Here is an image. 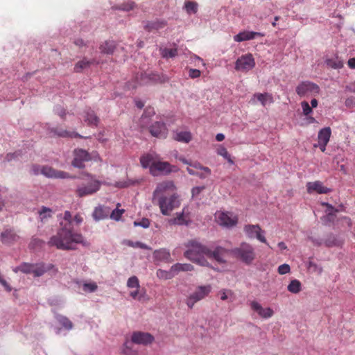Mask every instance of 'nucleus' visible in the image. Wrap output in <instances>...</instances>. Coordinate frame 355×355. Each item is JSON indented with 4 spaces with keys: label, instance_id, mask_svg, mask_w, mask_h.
Here are the masks:
<instances>
[{
    "label": "nucleus",
    "instance_id": "obj_1",
    "mask_svg": "<svg viewBox=\"0 0 355 355\" xmlns=\"http://www.w3.org/2000/svg\"><path fill=\"white\" fill-rule=\"evenodd\" d=\"M72 223L71 212L65 211L63 221L60 223V228L56 235L51 237L48 244L60 250H73L76 244L83 243L84 239L82 234L73 232Z\"/></svg>",
    "mask_w": 355,
    "mask_h": 355
},
{
    "label": "nucleus",
    "instance_id": "obj_2",
    "mask_svg": "<svg viewBox=\"0 0 355 355\" xmlns=\"http://www.w3.org/2000/svg\"><path fill=\"white\" fill-rule=\"evenodd\" d=\"M187 250L184 252V256L187 259L202 266H209V264L205 257H207L209 253V248L197 241L190 240L185 244Z\"/></svg>",
    "mask_w": 355,
    "mask_h": 355
},
{
    "label": "nucleus",
    "instance_id": "obj_3",
    "mask_svg": "<svg viewBox=\"0 0 355 355\" xmlns=\"http://www.w3.org/2000/svg\"><path fill=\"white\" fill-rule=\"evenodd\" d=\"M232 254L247 265L251 264L256 258L254 248L248 243L243 242L239 247L231 250Z\"/></svg>",
    "mask_w": 355,
    "mask_h": 355
},
{
    "label": "nucleus",
    "instance_id": "obj_4",
    "mask_svg": "<svg viewBox=\"0 0 355 355\" xmlns=\"http://www.w3.org/2000/svg\"><path fill=\"white\" fill-rule=\"evenodd\" d=\"M155 204L159 206L160 212L164 216H169L173 209L180 206L181 202L177 193H171L168 196L161 197Z\"/></svg>",
    "mask_w": 355,
    "mask_h": 355
},
{
    "label": "nucleus",
    "instance_id": "obj_5",
    "mask_svg": "<svg viewBox=\"0 0 355 355\" xmlns=\"http://www.w3.org/2000/svg\"><path fill=\"white\" fill-rule=\"evenodd\" d=\"M86 175L89 178V182L87 184L78 186L76 190V196L80 198L90 196L96 193L100 189L101 186L103 184L99 180L95 179L93 175L88 173Z\"/></svg>",
    "mask_w": 355,
    "mask_h": 355
},
{
    "label": "nucleus",
    "instance_id": "obj_6",
    "mask_svg": "<svg viewBox=\"0 0 355 355\" xmlns=\"http://www.w3.org/2000/svg\"><path fill=\"white\" fill-rule=\"evenodd\" d=\"M175 186L173 181L166 180L157 184L156 189L153 193V202L155 204L156 200L161 197L168 196L171 193H176Z\"/></svg>",
    "mask_w": 355,
    "mask_h": 355
},
{
    "label": "nucleus",
    "instance_id": "obj_7",
    "mask_svg": "<svg viewBox=\"0 0 355 355\" xmlns=\"http://www.w3.org/2000/svg\"><path fill=\"white\" fill-rule=\"evenodd\" d=\"M211 291L210 285L198 286L196 291L186 299V304L189 308L192 309L198 301L205 299Z\"/></svg>",
    "mask_w": 355,
    "mask_h": 355
},
{
    "label": "nucleus",
    "instance_id": "obj_8",
    "mask_svg": "<svg viewBox=\"0 0 355 355\" xmlns=\"http://www.w3.org/2000/svg\"><path fill=\"white\" fill-rule=\"evenodd\" d=\"M173 171H176L175 166H172L167 162H161L157 159L150 167V173L153 176L168 175Z\"/></svg>",
    "mask_w": 355,
    "mask_h": 355
},
{
    "label": "nucleus",
    "instance_id": "obj_9",
    "mask_svg": "<svg viewBox=\"0 0 355 355\" xmlns=\"http://www.w3.org/2000/svg\"><path fill=\"white\" fill-rule=\"evenodd\" d=\"M255 66L254 59L251 53L241 55L235 63L236 71H248Z\"/></svg>",
    "mask_w": 355,
    "mask_h": 355
},
{
    "label": "nucleus",
    "instance_id": "obj_10",
    "mask_svg": "<svg viewBox=\"0 0 355 355\" xmlns=\"http://www.w3.org/2000/svg\"><path fill=\"white\" fill-rule=\"evenodd\" d=\"M92 159L91 155L85 150L77 148L73 150V159L71 164L78 168L85 167V162Z\"/></svg>",
    "mask_w": 355,
    "mask_h": 355
},
{
    "label": "nucleus",
    "instance_id": "obj_11",
    "mask_svg": "<svg viewBox=\"0 0 355 355\" xmlns=\"http://www.w3.org/2000/svg\"><path fill=\"white\" fill-rule=\"evenodd\" d=\"M319 87L311 82L304 81L296 87V93L300 96H313L319 93Z\"/></svg>",
    "mask_w": 355,
    "mask_h": 355
},
{
    "label": "nucleus",
    "instance_id": "obj_12",
    "mask_svg": "<svg viewBox=\"0 0 355 355\" xmlns=\"http://www.w3.org/2000/svg\"><path fill=\"white\" fill-rule=\"evenodd\" d=\"M243 230L248 238H256L259 241L268 245L265 236L263 235L264 231L261 230L259 225H246L244 226Z\"/></svg>",
    "mask_w": 355,
    "mask_h": 355
},
{
    "label": "nucleus",
    "instance_id": "obj_13",
    "mask_svg": "<svg viewBox=\"0 0 355 355\" xmlns=\"http://www.w3.org/2000/svg\"><path fill=\"white\" fill-rule=\"evenodd\" d=\"M168 81V78L164 74H158L155 73H141L140 75L139 84L148 83H164Z\"/></svg>",
    "mask_w": 355,
    "mask_h": 355
},
{
    "label": "nucleus",
    "instance_id": "obj_14",
    "mask_svg": "<svg viewBox=\"0 0 355 355\" xmlns=\"http://www.w3.org/2000/svg\"><path fill=\"white\" fill-rule=\"evenodd\" d=\"M131 343L148 345L154 341V337L150 333L134 331L131 336Z\"/></svg>",
    "mask_w": 355,
    "mask_h": 355
},
{
    "label": "nucleus",
    "instance_id": "obj_15",
    "mask_svg": "<svg viewBox=\"0 0 355 355\" xmlns=\"http://www.w3.org/2000/svg\"><path fill=\"white\" fill-rule=\"evenodd\" d=\"M216 220L222 226L231 227L237 224L238 218L230 212H220L216 215Z\"/></svg>",
    "mask_w": 355,
    "mask_h": 355
},
{
    "label": "nucleus",
    "instance_id": "obj_16",
    "mask_svg": "<svg viewBox=\"0 0 355 355\" xmlns=\"http://www.w3.org/2000/svg\"><path fill=\"white\" fill-rule=\"evenodd\" d=\"M41 174L49 178L67 179L73 178L68 173L58 171L51 166H43L41 168Z\"/></svg>",
    "mask_w": 355,
    "mask_h": 355
},
{
    "label": "nucleus",
    "instance_id": "obj_17",
    "mask_svg": "<svg viewBox=\"0 0 355 355\" xmlns=\"http://www.w3.org/2000/svg\"><path fill=\"white\" fill-rule=\"evenodd\" d=\"M149 132L155 137L164 139L166 137L168 130L163 122L157 121L149 127Z\"/></svg>",
    "mask_w": 355,
    "mask_h": 355
},
{
    "label": "nucleus",
    "instance_id": "obj_18",
    "mask_svg": "<svg viewBox=\"0 0 355 355\" xmlns=\"http://www.w3.org/2000/svg\"><path fill=\"white\" fill-rule=\"evenodd\" d=\"M307 193L312 194L313 193L323 194L327 193L331 191L330 189L324 187L320 181L309 182L306 185Z\"/></svg>",
    "mask_w": 355,
    "mask_h": 355
},
{
    "label": "nucleus",
    "instance_id": "obj_19",
    "mask_svg": "<svg viewBox=\"0 0 355 355\" xmlns=\"http://www.w3.org/2000/svg\"><path fill=\"white\" fill-rule=\"evenodd\" d=\"M227 253V250L225 248L217 246L214 250L209 249V253L207 254V257L214 259L218 263H225Z\"/></svg>",
    "mask_w": 355,
    "mask_h": 355
},
{
    "label": "nucleus",
    "instance_id": "obj_20",
    "mask_svg": "<svg viewBox=\"0 0 355 355\" xmlns=\"http://www.w3.org/2000/svg\"><path fill=\"white\" fill-rule=\"evenodd\" d=\"M251 309L256 311L259 316L263 318H269L273 315L274 311L272 309L263 308L262 306L256 301H252L250 303Z\"/></svg>",
    "mask_w": 355,
    "mask_h": 355
},
{
    "label": "nucleus",
    "instance_id": "obj_21",
    "mask_svg": "<svg viewBox=\"0 0 355 355\" xmlns=\"http://www.w3.org/2000/svg\"><path fill=\"white\" fill-rule=\"evenodd\" d=\"M187 207H184L182 211L176 213V216L171 220V223L178 225H187L189 223L190 218Z\"/></svg>",
    "mask_w": 355,
    "mask_h": 355
},
{
    "label": "nucleus",
    "instance_id": "obj_22",
    "mask_svg": "<svg viewBox=\"0 0 355 355\" xmlns=\"http://www.w3.org/2000/svg\"><path fill=\"white\" fill-rule=\"evenodd\" d=\"M331 131L330 128H324L318 133V146L321 151L324 152L325 146L329 141Z\"/></svg>",
    "mask_w": 355,
    "mask_h": 355
},
{
    "label": "nucleus",
    "instance_id": "obj_23",
    "mask_svg": "<svg viewBox=\"0 0 355 355\" xmlns=\"http://www.w3.org/2000/svg\"><path fill=\"white\" fill-rule=\"evenodd\" d=\"M153 257L157 261H164L166 263H171L173 261L169 250L166 248H161L155 250L153 252Z\"/></svg>",
    "mask_w": 355,
    "mask_h": 355
},
{
    "label": "nucleus",
    "instance_id": "obj_24",
    "mask_svg": "<svg viewBox=\"0 0 355 355\" xmlns=\"http://www.w3.org/2000/svg\"><path fill=\"white\" fill-rule=\"evenodd\" d=\"M54 269L53 264L46 265L44 263H38L33 264V274L34 277H40L49 270Z\"/></svg>",
    "mask_w": 355,
    "mask_h": 355
},
{
    "label": "nucleus",
    "instance_id": "obj_25",
    "mask_svg": "<svg viewBox=\"0 0 355 355\" xmlns=\"http://www.w3.org/2000/svg\"><path fill=\"white\" fill-rule=\"evenodd\" d=\"M256 36H263V34L259 32L253 31H243L236 35L234 37V40L238 42L243 41L250 40L255 38Z\"/></svg>",
    "mask_w": 355,
    "mask_h": 355
},
{
    "label": "nucleus",
    "instance_id": "obj_26",
    "mask_svg": "<svg viewBox=\"0 0 355 355\" xmlns=\"http://www.w3.org/2000/svg\"><path fill=\"white\" fill-rule=\"evenodd\" d=\"M51 133H52L54 136H58L60 137L67 138V137H78L82 138L83 137L80 135L78 133L75 132L68 131L67 130H64L60 128H51L50 130Z\"/></svg>",
    "mask_w": 355,
    "mask_h": 355
},
{
    "label": "nucleus",
    "instance_id": "obj_27",
    "mask_svg": "<svg viewBox=\"0 0 355 355\" xmlns=\"http://www.w3.org/2000/svg\"><path fill=\"white\" fill-rule=\"evenodd\" d=\"M109 214L110 210L108 208L99 205L94 209L92 216L96 221H98L106 218Z\"/></svg>",
    "mask_w": 355,
    "mask_h": 355
},
{
    "label": "nucleus",
    "instance_id": "obj_28",
    "mask_svg": "<svg viewBox=\"0 0 355 355\" xmlns=\"http://www.w3.org/2000/svg\"><path fill=\"white\" fill-rule=\"evenodd\" d=\"M158 159V156L156 154L147 153L143 155L140 157V163L143 168H147L152 166L153 163H155Z\"/></svg>",
    "mask_w": 355,
    "mask_h": 355
},
{
    "label": "nucleus",
    "instance_id": "obj_29",
    "mask_svg": "<svg viewBox=\"0 0 355 355\" xmlns=\"http://www.w3.org/2000/svg\"><path fill=\"white\" fill-rule=\"evenodd\" d=\"M300 105L302 108V114L304 116H306L307 123L311 124L315 123V119L310 116V114L313 112V109L312 107H311L309 103L307 101H304L301 102Z\"/></svg>",
    "mask_w": 355,
    "mask_h": 355
},
{
    "label": "nucleus",
    "instance_id": "obj_30",
    "mask_svg": "<svg viewBox=\"0 0 355 355\" xmlns=\"http://www.w3.org/2000/svg\"><path fill=\"white\" fill-rule=\"evenodd\" d=\"M98 64V62L96 61L95 59L88 60L86 58L78 61L74 66L73 71L76 73H80L83 69H87L92 64Z\"/></svg>",
    "mask_w": 355,
    "mask_h": 355
},
{
    "label": "nucleus",
    "instance_id": "obj_31",
    "mask_svg": "<svg viewBox=\"0 0 355 355\" xmlns=\"http://www.w3.org/2000/svg\"><path fill=\"white\" fill-rule=\"evenodd\" d=\"M99 49L103 54L112 55L116 49V44L114 41H105L101 44Z\"/></svg>",
    "mask_w": 355,
    "mask_h": 355
},
{
    "label": "nucleus",
    "instance_id": "obj_32",
    "mask_svg": "<svg viewBox=\"0 0 355 355\" xmlns=\"http://www.w3.org/2000/svg\"><path fill=\"white\" fill-rule=\"evenodd\" d=\"M1 241L7 244L12 243L19 239V236L12 230H6L1 233Z\"/></svg>",
    "mask_w": 355,
    "mask_h": 355
},
{
    "label": "nucleus",
    "instance_id": "obj_33",
    "mask_svg": "<svg viewBox=\"0 0 355 355\" xmlns=\"http://www.w3.org/2000/svg\"><path fill=\"white\" fill-rule=\"evenodd\" d=\"M85 113V115L84 116V118L85 121L87 123V124L89 125L96 126L99 121V119L96 115L94 112L91 109H87Z\"/></svg>",
    "mask_w": 355,
    "mask_h": 355
},
{
    "label": "nucleus",
    "instance_id": "obj_34",
    "mask_svg": "<svg viewBox=\"0 0 355 355\" xmlns=\"http://www.w3.org/2000/svg\"><path fill=\"white\" fill-rule=\"evenodd\" d=\"M166 25L164 21L156 20L153 21H148L144 28L148 31H157L165 27Z\"/></svg>",
    "mask_w": 355,
    "mask_h": 355
},
{
    "label": "nucleus",
    "instance_id": "obj_35",
    "mask_svg": "<svg viewBox=\"0 0 355 355\" xmlns=\"http://www.w3.org/2000/svg\"><path fill=\"white\" fill-rule=\"evenodd\" d=\"M194 267L190 263H177L172 266V271L176 275L180 272H187L193 270Z\"/></svg>",
    "mask_w": 355,
    "mask_h": 355
},
{
    "label": "nucleus",
    "instance_id": "obj_36",
    "mask_svg": "<svg viewBox=\"0 0 355 355\" xmlns=\"http://www.w3.org/2000/svg\"><path fill=\"white\" fill-rule=\"evenodd\" d=\"M174 139L183 143H189L192 139V135L189 131H180L175 133Z\"/></svg>",
    "mask_w": 355,
    "mask_h": 355
},
{
    "label": "nucleus",
    "instance_id": "obj_37",
    "mask_svg": "<svg viewBox=\"0 0 355 355\" xmlns=\"http://www.w3.org/2000/svg\"><path fill=\"white\" fill-rule=\"evenodd\" d=\"M321 205L328 207L327 215L322 217L321 220L324 225H330L333 220V207L327 202H322Z\"/></svg>",
    "mask_w": 355,
    "mask_h": 355
},
{
    "label": "nucleus",
    "instance_id": "obj_38",
    "mask_svg": "<svg viewBox=\"0 0 355 355\" xmlns=\"http://www.w3.org/2000/svg\"><path fill=\"white\" fill-rule=\"evenodd\" d=\"M121 352L124 355H139L138 352L133 349V344L128 339L124 342L121 347Z\"/></svg>",
    "mask_w": 355,
    "mask_h": 355
},
{
    "label": "nucleus",
    "instance_id": "obj_39",
    "mask_svg": "<svg viewBox=\"0 0 355 355\" xmlns=\"http://www.w3.org/2000/svg\"><path fill=\"white\" fill-rule=\"evenodd\" d=\"M258 101H259L263 106H265L268 103H273V97L270 94L268 93H257L254 95Z\"/></svg>",
    "mask_w": 355,
    "mask_h": 355
},
{
    "label": "nucleus",
    "instance_id": "obj_40",
    "mask_svg": "<svg viewBox=\"0 0 355 355\" xmlns=\"http://www.w3.org/2000/svg\"><path fill=\"white\" fill-rule=\"evenodd\" d=\"M157 277L162 279H171L175 277L173 271H172V266L169 270H164L158 269L156 272Z\"/></svg>",
    "mask_w": 355,
    "mask_h": 355
},
{
    "label": "nucleus",
    "instance_id": "obj_41",
    "mask_svg": "<svg viewBox=\"0 0 355 355\" xmlns=\"http://www.w3.org/2000/svg\"><path fill=\"white\" fill-rule=\"evenodd\" d=\"M33 264L28 263H24L19 266L18 267H16L13 269V271L15 272H17L18 271H21L26 274H33Z\"/></svg>",
    "mask_w": 355,
    "mask_h": 355
},
{
    "label": "nucleus",
    "instance_id": "obj_42",
    "mask_svg": "<svg viewBox=\"0 0 355 355\" xmlns=\"http://www.w3.org/2000/svg\"><path fill=\"white\" fill-rule=\"evenodd\" d=\"M132 291L130 292V296L134 299L141 301L145 296L146 291L144 289L140 288H132Z\"/></svg>",
    "mask_w": 355,
    "mask_h": 355
},
{
    "label": "nucleus",
    "instance_id": "obj_43",
    "mask_svg": "<svg viewBox=\"0 0 355 355\" xmlns=\"http://www.w3.org/2000/svg\"><path fill=\"white\" fill-rule=\"evenodd\" d=\"M287 288L289 292L297 294L300 292L302 289V285L299 280L294 279L290 282Z\"/></svg>",
    "mask_w": 355,
    "mask_h": 355
},
{
    "label": "nucleus",
    "instance_id": "obj_44",
    "mask_svg": "<svg viewBox=\"0 0 355 355\" xmlns=\"http://www.w3.org/2000/svg\"><path fill=\"white\" fill-rule=\"evenodd\" d=\"M160 53L162 56L164 58H175L178 55V49L176 48L174 49H160Z\"/></svg>",
    "mask_w": 355,
    "mask_h": 355
},
{
    "label": "nucleus",
    "instance_id": "obj_45",
    "mask_svg": "<svg viewBox=\"0 0 355 355\" xmlns=\"http://www.w3.org/2000/svg\"><path fill=\"white\" fill-rule=\"evenodd\" d=\"M123 244H125L129 247H132V248H139L141 249L151 250V248L149 246H148L146 244L143 243L139 241L134 242L130 240H125L123 241Z\"/></svg>",
    "mask_w": 355,
    "mask_h": 355
},
{
    "label": "nucleus",
    "instance_id": "obj_46",
    "mask_svg": "<svg viewBox=\"0 0 355 355\" xmlns=\"http://www.w3.org/2000/svg\"><path fill=\"white\" fill-rule=\"evenodd\" d=\"M219 295L220 296V299L223 301L227 300V299H230V302H232L234 300V292L229 289L220 290L219 291Z\"/></svg>",
    "mask_w": 355,
    "mask_h": 355
},
{
    "label": "nucleus",
    "instance_id": "obj_47",
    "mask_svg": "<svg viewBox=\"0 0 355 355\" xmlns=\"http://www.w3.org/2000/svg\"><path fill=\"white\" fill-rule=\"evenodd\" d=\"M58 321L59 323L65 329L70 330L73 328V323L67 317L63 315H59L58 317Z\"/></svg>",
    "mask_w": 355,
    "mask_h": 355
},
{
    "label": "nucleus",
    "instance_id": "obj_48",
    "mask_svg": "<svg viewBox=\"0 0 355 355\" xmlns=\"http://www.w3.org/2000/svg\"><path fill=\"white\" fill-rule=\"evenodd\" d=\"M217 154L223 157L225 159L227 160V162L230 164H233L234 162L233 160L231 158V156L229 154V153L227 152V149L223 146H220L218 148H217Z\"/></svg>",
    "mask_w": 355,
    "mask_h": 355
},
{
    "label": "nucleus",
    "instance_id": "obj_49",
    "mask_svg": "<svg viewBox=\"0 0 355 355\" xmlns=\"http://www.w3.org/2000/svg\"><path fill=\"white\" fill-rule=\"evenodd\" d=\"M52 210L46 207H42L39 211L40 218L41 221H44L46 219L51 217Z\"/></svg>",
    "mask_w": 355,
    "mask_h": 355
},
{
    "label": "nucleus",
    "instance_id": "obj_50",
    "mask_svg": "<svg viewBox=\"0 0 355 355\" xmlns=\"http://www.w3.org/2000/svg\"><path fill=\"white\" fill-rule=\"evenodd\" d=\"M186 11L189 14H196L198 11V3L195 1H187L184 4Z\"/></svg>",
    "mask_w": 355,
    "mask_h": 355
},
{
    "label": "nucleus",
    "instance_id": "obj_51",
    "mask_svg": "<svg viewBox=\"0 0 355 355\" xmlns=\"http://www.w3.org/2000/svg\"><path fill=\"white\" fill-rule=\"evenodd\" d=\"M127 286L129 288H140L139 281L137 277L132 276L127 282Z\"/></svg>",
    "mask_w": 355,
    "mask_h": 355
},
{
    "label": "nucleus",
    "instance_id": "obj_52",
    "mask_svg": "<svg viewBox=\"0 0 355 355\" xmlns=\"http://www.w3.org/2000/svg\"><path fill=\"white\" fill-rule=\"evenodd\" d=\"M124 212V209H119L116 208L111 212L110 218L115 220H119Z\"/></svg>",
    "mask_w": 355,
    "mask_h": 355
},
{
    "label": "nucleus",
    "instance_id": "obj_53",
    "mask_svg": "<svg viewBox=\"0 0 355 355\" xmlns=\"http://www.w3.org/2000/svg\"><path fill=\"white\" fill-rule=\"evenodd\" d=\"M340 223L343 227H349L352 225L351 220L348 217L338 218L336 220V225H338Z\"/></svg>",
    "mask_w": 355,
    "mask_h": 355
},
{
    "label": "nucleus",
    "instance_id": "obj_54",
    "mask_svg": "<svg viewBox=\"0 0 355 355\" xmlns=\"http://www.w3.org/2000/svg\"><path fill=\"white\" fill-rule=\"evenodd\" d=\"M135 181H132L130 180H128L126 181H123V182L119 181V182H116L114 184V187H117V188H125V187H128L130 185L135 184Z\"/></svg>",
    "mask_w": 355,
    "mask_h": 355
},
{
    "label": "nucleus",
    "instance_id": "obj_55",
    "mask_svg": "<svg viewBox=\"0 0 355 355\" xmlns=\"http://www.w3.org/2000/svg\"><path fill=\"white\" fill-rule=\"evenodd\" d=\"M191 166H193L196 169L203 171L205 173H207V174H211V169L207 166H203L199 162H195L193 164H191Z\"/></svg>",
    "mask_w": 355,
    "mask_h": 355
},
{
    "label": "nucleus",
    "instance_id": "obj_56",
    "mask_svg": "<svg viewBox=\"0 0 355 355\" xmlns=\"http://www.w3.org/2000/svg\"><path fill=\"white\" fill-rule=\"evenodd\" d=\"M135 7V3L132 1L124 3L121 4L119 8L122 10L129 11L132 10Z\"/></svg>",
    "mask_w": 355,
    "mask_h": 355
},
{
    "label": "nucleus",
    "instance_id": "obj_57",
    "mask_svg": "<svg viewBox=\"0 0 355 355\" xmlns=\"http://www.w3.org/2000/svg\"><path fill=\"white\" fill-rule=\"evenodd\" d=\"M150 220L149 219L146 218H144L140 221H135L134 225L135 226H141L144 228H148L150 226Z\"/></svg>",
    "mask_w": 355,
    "mask_h": 355
},
{
    "label": "nucleus",
    "instance_id": "obj_58",
    "mask_svg": "<svg viewBox=\"0 0 355 355\" xmlns=\"http://www.w3.org/2000/svg\"><path fill=\"white\" fill-rule=\"evenodd\" d=\"M96 283H85L83 284V291L89 292H94L97 289Z\"/></svg>",
    "mask_w": 355,
    "mask_h": 355
},
{
    "label": "nucleus",
    "instance_id": "obj_59",
    "mask_svg": "<svg viewBox=\"0 0 355 355\" xmlns=\"http://www.w3.org/2000/svg\"><path fill=\"white\" fill-rule=\"evenodd\" d=\"M291 268L288 264L284 263L278 267V272L280 275H285L290 272Z\"/></svg>",
    "mask_w": 355,
    "mask_h": 355
},
{
    "label": "nucleus",
    "instance_id": "obj_60",
    "mask_svg": "<svg viewBox=\"0 0 355 355\" xmlns=\"http://www.w3.org/2000/svg\"><path fill=\"white\" fill-rule=\"evenodd\" d=\"M155 114L153 108L148 107L145 110L144 114L141 116V120L144 121L146 118L150 117Z\"/></svg>",
    "mask_w": 355,
    "mask_h": 355
},
{
    "label": "nucleus",
    "instance_id": "obj_61",
    "mask_svg": "<svg viewBox=\"0 0 355 355\" xmlns=\"http://www.w3.org/2000/svg\"><path fill=\"white\" fill-rule=\"evenodd\" d=\"M201 75V71L196 69H190L189 70V76L191 78H196L200 77Z\"/></svg>",
    "mask_w": 355,
    "mask_h": 355
},
{
    "label": "nucleus",
    "instance_id": "obj_62",
    "mask_svg": "<svg viewBox=\"0 0 355 355\" xmlns=\"http://www.w3.org/2000/svg\"><path fill=\"white\" fill-rule=\"evenodd\" d=\"M19 155V153L17 152L8 153L5 157V161L8 162H11L12 160L17 158Z\"/></svg>",
    "mask_w": 355,
    "mask_h": 355
},
{
    "label": "nucleus",
    "instance_id": "obj_63",
    "mask_svg": "<svg viewBox=\"0 0 355 355\" xmlns=\"http://www.w3.org/2000/svg\"><path fill=\"white\" fill-rule=\"evenodd\" d=\"M205 187H193L191 190L192 196H198L201 191H202L205 189Z\"/></svg>",
    "mask_w": 355,
    "mask_h": 355
},
{
    "label": "nucleus",
    "instance_id": "obj_64",
    "mask_svg": "<svg viewBox=\"0 0 355 355\" xmlns=\"http://www.w3.org/2000/svg\"><path fill=\"white\" fill-rule=\"evenodd\" d=\"M345 105L348 107H353L355 106V98L349 97L347 98L345 101Z\"/></svg>",
    "mask_w": 355,
    "mask_h": 355
}]
</instances>
